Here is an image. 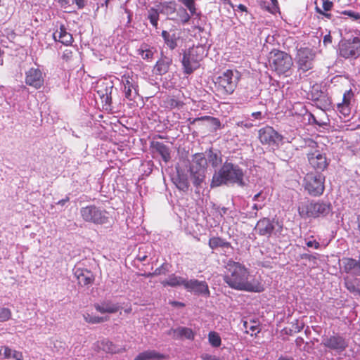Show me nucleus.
Returning <instances> with one entry per match:
<instances>
[{
    "instance_id": "1",
    "label": "nucleus",
    "mask_w": 360,
    "mask_h": 360,
    "mask_svg": "<svg viewBox=\"0 0 360 360\" xmlns=\"http://www.w3.org/2000/svg\"><path fill=\"white\" fill-rule=\"evenodd\" d=\"M224 282L231 288L247 292H261L262 284L255 278H250L247 268L238 262L229 261L226 266Z\"/></svg>"
},
{
    "instance_id": "2",
    "label": "nucleus",
    "mask_w": 360,
    "mask_h": 360,
    "mask_svg": "<svg viewBox=\"0 0 360 360\" xmlns=\"http://www.w3.org/2000/svg\"><path fill=\"white\" fill-rule=\"evenodd\" d=\"M243 177V169L238 165L226 160L219 170L214 174L210 186L214 188L228 184H237L243 186H244Z\"/></svg>"
},
{
    "instance_id": "3",
    "label": "nucleus",
    "mask_w": 360,
    "mask_h": 360,
    "mask_svg": "<svg viewBox=\"0 0 360 360\" xmlns=\"http://www.w3.org/2000/svg\"><path fill=\"white\" fill-rule=\"evenodd\" d=\"M305 143V148L307 149L306 156L310 167L317 173L326 170L329 165V160L326 154L319 149L318 143L308 139Z\"/></svg>"
},
{
    "instance_id": "4",
    "label": "nucleus",
    "mask_w": 360,
    "mask_h": 360,
    "mask_svg": "<svg viewBox=\"0 0 360 360\" xmlns=\"http://www.w3.org/2000/svg\"><path fill=\"white\" fill-rule=\"evenodd\" d=\"M269 67L278 75L285 77L290 75V70L293 65L291 56L285 51L274 49L269 53Z\"/></svg>"
},
{
    "instance_id": "5",
    "label": "nucleus",
    "mask_w": 360,
    "mask_h": 360,
    "mask_svg": "<svg viewBox=\"0 0 360 360\" xmlns=\"http://www.w3.org/2000/svg\"><path fill=\"white\" fill-rule=\"evenodd\" d=\"M331 210L330 203L321 201H311L304 200L299 202L297 211L302 219L318 218L326 216Z\"/></svg>"
},
{
    "instance_id": "6",
    "label": "nucleus",
    "mask_w": 360,
    "mask_h": 360,
    "mask_svg": "<svg viewBox=\"0 0 360 360\" xmlns=\"http://www.w3.org/2000/svg\"><path fill=\"white\" fill-rule=\"evenodd\" d=\"M255 231L259 236L268 238L274 236L280 240L284 236L283 224L268 217L260 219L256 224Z\"/></svg>"
},
{
    "instance_id": "7",
    "label": "nucleus",
    "mask_w": 360,
    "mask_h": 360,
    "mask_svg": "<svg viewBox=\"0 0 360 360\" xmlns=\"http://www.w3.org/2000/svg\"><path fill=\"white\" fill-rule=\"evenodd\" d=\"M79 214L84 222L96 225H103L108 223L109 213L105 209L95 205L82 207Z\"/></svg>"
},
{
    "instance_id": "8",
    "label": "nucleus",
    "mask_w": 360,
    "mask_h": 360,
    "mask_svg": "<svg viewBox=\"0 0 360 360\" xmlns=\"http://www.w3.org/2000/svg\"><path fill=\"white\" fill-rule=\"evenodd\" d=\"M205 56V48L202 46H193L183 54L182 65L184 72L187 75L191 74L200 66V61Z\"/></svg>"
},
{
    "instance_id": "9",
    "label": "nucleus",
    "mask_w": 360,
    "mask_h": 360,
    "mask_svg": "<svg viewBox=\"0 0 360 360\" xmlns=\"http://www.w3.org/2000/svg\"><path fill=\"white\" fill-rule=\"evenodd\" d=\"M237 86V80L234 78L233 72L226 70L223 74L217 77L214 82V89L217 96L225 97L231 95Z\"/></svg>"
},
{
    "instance_id": "10",
    "label": "nucleus",
    "mask_w": 360,
    "mask_h": 360,
    "mask_svg": "<svg viewBox=\"0 0 360 360\" xmlns=\"http://www.w3.org/2000/svg\"><path fill=\"white\" fill-rule=\"evenodd\" d=\"M207 166V160L203 153H199L193 155L190 172L195 186H199L204 181Z\"/></svg>"
},
{
    "instance_id": "11",
    "label": "nucleus",
    "mask_w": 360,
    "mask_h": 360,
    "mask_svg": "<svg viewBox=\"0 0 360 360\" xmlns=\"http://www.w3.org/2000/svg\"><path fill=\"white\" fill-rule=\"evenodd\" d=\"M325 176L307 173L304 178V188L312 196H320L325 190Z\"/></svg>"
},
{
    "instance_id": "12",
    "label": "nucleus",
    "mask_w": 360,
    "mask_h": 360,
    "mask_svg": "<svg viewBox=\"0 0 360 360\" xmlns=\"http://www.w3.org/2000/svg\"><path fill=\"white\" fill-rule=\"evenodd\" d=\"M339 54L345 58H356L360 56V39L357 37L342 39L338 45Z\"/></svg>"
},
{
    "instance_id": "13",
    "label": "nucleus",
    "mask_w": 360,
    "mask_h": 360,
    "mask_svg": "<svg viewBox=\"0 0 360 360\" xmlns=\"http://www.w3.org/2000/svg\"><path fill=\"white\" fill-rule=\"evenodd\" d=\"M138 77L133 72L127 73L122 76V84L124 86V97L129 101H133L131 105H134L136 98L139 95Z\"/></svg>"
},
{
    "instance_id": "14",
    "label": "nucleus",
    "mask_w": 360,
    "mask_h": 360,
    "mask_svg": "<svg viewBox=\"0 0 360 360\" xmlns=\"http://www.w3.org/2000/svg\"><path fill=\"white\" fill-rule=\"evenodd\" d=\"M258 139L262 145L278 146L279 143L283 141V136L272 127L266 125L259 129Z\"/></svg>"
},
{
    "instance_id": "15",
    "label": "nucleus",
    "mask_w": 360,
    "mask_h": 360,
    "mask_svg": "<svg viewBox=\"0 0 360 360\" xmlns=\"http://www.w3.org/2000/svg\"><path fill=\"white\" fill-rule=\"evenodd\" d=\"M316 52L309 47H301L297 51V64L300 69L306 72L313 68Z\"/></svg>"
},
{
    "instance_id": "16",
    "label": "nucleus",
    "mask_w": 360,
    "mask_h": 360,
    "mask_svg": "<svg viewBox=\"0 0 360 360\" xmlns=\"http://www.w3.org/2000/svg\"><path fill=\"white\" fill-rule=\"evenodd\" d=\"M185 289L189 292H193L198 295H210L208 285L204 281H200L197 279L187 280L185 283Z\"/></svg>"
},
{
    "instance_id": "17",
    "label": "nucleus",
    "mask_w": 360,
    "mask_h": 360,
    "mask_svg": "<svg viewBox=\"0 0 360 360\" xmlns=\"http://www.w3.org/2000/svg\"><path fill=\"white\" fill-rule=\"evenodd\" d=\"M25 83L35 89H39L44 84L41 71L38 68H30L25 73Z\"/></svg>"
},
{
    "instance_id": "18",
    "label": "nucleus",
    "mask_w": 360,
    "mask_h": 360,
    "mask_svg": "<svg viewBox=\"0 0 360 360\" xmlns=\"http://www.w3.org/2000/svg\"><path fill=\"white\" fill-rule=\"evenodd\" d=\"M321 344L327 348L338 352L344 351L347 347V343L345 338L338 335L323 339Z\"/></svg>"
},
{
    "instance_id": "19",
    "label": "nucleus",
    "mask_w": 360,
    "mask_h": 360,
    "mask_svg": "<svg viewBox=\"0 0 360 360\" xmlns=\"http://www.w3.org/2000/svg\"><path fill=\"white\" fill-rule=\"evenodd\" d=\"M354 96L352 91H346L342 97L341 103L337 104V110L345 118L348 117L351 113V100Z\"/></svg>"
},
{
    "instance_id": "20",
    "label": "nucleus",
    "mask_w": 360,
    "mask_h": 360,
    "mask_svg": "<svg viewBox=\"0 0 360 360\" xmlns=\"http://www.w3.org/2000/svg\"><path fill=\"white\" fill-rule=\"evenodd\" d=\"M168 334L172 335L174 339H186L193 340L195 333L190 328L179 326L176 328H171Z\"/></svg>"
},
{
    "instance_id": "21",
    "label": "nucleus",
    "mask_w": 360,
    "mask_h": 360,
    "mask_svg": "<svg viewBox=\"0 0 360 360\" xmlns=\"http://www.w3.org/2000/svg\"><path fill=\"white\" fill-rule=\"evenodd\" d=\"M172 63V59L171 58L164 56L162 53L161 57L157 60L153 68V73L160 76L165 75L169 72Z\"/></svg>"
},
{
    "instance_id": "22",
    "label": "nucleus",
    "mask_w": 360,
    "mask_h": 360,
    "mask_svg": "<svg viewBox=\"0 0 360 360\" xmlns=\"http://www.w3.org/2000/svg\"><path fill=\"white\" fill-rule=\"evenodd\" d=\"M75 275L77 277L79 285L82 286L91 285L95 280L93 273L85 269H77Z\"/></svg>"
},
{
    "instance_id": "23",
    "label": "nucleus",
    "mask_w": 360,
    "mask_h": 360,
    "mask_svg": "<svg viewBox=\"0 0 360 360\" xmlns=\"http://www.w3.org/2000/svg\"><path fill=\"white\" fill-rule=\"evenodd\" d=\"M94 308L101 314H114L120 310V307L117 304H113L111 302H103L101 304H95Z\"/></svg>"
},
{
    "instance_id": "24",
    "label": "nucleus",
    "mask_w": 360,
    "mask_h": 360,
    "mask_svg": "<svg viewBox=\"0 0 360 360\" xmlns=\"http://www.w3.org/2000/svg\"><path fill=\"white\" fill-rule=\"evenodd\" d=\"M152 148L161 155L165 162H167L170 160V150L167 145L162 142L155 141L152 143Z\"/></svg>"
},
{
    "instance_id": "25",
    "label": "nucleus",
    "mask_w": 360,
    "mask_h": 360,
    "mask_svg": "<svg viewBox=\"0 0 360 360\" xmlns=\"http://www.w3.org/2000/svg\"><path fill=\"white\" fill-rule=\"evenodd\" d=\"M165 358V355L155 350H147L139 353L134 360H161Z\"/></svg>"
},
{
    "instance_id": "26",
    "label": "nucleus",
    "mask_w": 360,
    "mask_h": 360,
    "mask_svg": "<svg viewBox=\"0 0 360 360\" xmlns=\"http://www.w3.org/2000/svg\"><path fill=\"white\" fill-rule=\"evenodd\" d=\"M208 245L212 250L219 248H229L231 247V243L218 236L210 238L208 241Z\"/></svg>"
},
{
    "instance_id": "27",
    "label": "nucleus",
    "mask_w": 360,
    "mask_h": 360,
    "mask_svg": "<svg viewBox=\"0 0 360 360\" xmlns=\"http://www.w3.org/2000/svg\"><path fill=\"white\" fill-rule=\"evenodd\" d=\"M161 36L164 39L165 43L171 50H174L177 46L179 36L175 33L170 34L167 31L163 30Z\"/></svg>"
},
{
    "instance_id": "28",
    "label": "nucleus",
    "mask_w": 360,
    "mask_h": 360,
    "mask_svg": "<svg viewBox=\"0 0 360 360\" xmlns=\"http://www.w3.org/2000/svg\"><path fill=\"white\" fill-rule=\"evenodd\" d=\"M156 49L154 47H150L148 44H143L138 49V53L143 60H152L153 58Z\"/></svg>"
},
{
    "instance_id": "29",
    "label": "nucleus",
    "mask_w": 360,
    "mask_h": 360,
    "mask_svg": "<svg viewBox=\"0 0 360 360\" xmlns=\"http://www.w3.org/2000/svg\"><path fill=\"white\" fill-rule=\"evenodd\" d=\"M3 352L5 359L13 358L15 360H23V354L21 352L11 349L8 346H3L0 349V352Z\"/></svg>"
},
{
    "instance_id": "30",
    "label": "nucleus",
    "mask_w": 360,
    "mask_h": 360,
    "mask_svg": "<svg viewBox=\"0 0 360 360\" xmlns=\"http://www.w3.org/2000/svg\"><path fill=\"white\" fill-rule=\"evenodd\" d=\"M186 281V279L184 278L183 277L176 276L174 274H172L169 276L167 279L162 282V284L164 286H171V287H176L183 285L185 287V283Z\"/></svg>"
},
{
    "instance_id": "31",
    "label": "nucleus",
    "mask_w": 360,
    "mask_h": 360,
    "mask_svg": "<svg viewBox=\"0 0 360 360\" xmlns=\"http://www.w3.org/2000/svg\"><path fill=\"white\" fill-rule=\"evenodd\" d=\"M112 86H108V83L102 82L101 84L97 86V93L101 98H105L107 102L108 99L111 98V91Z\"/></svg>"
},
{
    "instance_id": "32",
    "label": "nucleus",
    "mask_w": 360,
    "mask_h": 360,
    "mask_svg": "<svg viewBox=\"0 0 360 360\" xmlns=\"http://www.w3.org/2000/svg\"><path fill=\"white\" fill-rule=\"evenodd\" d=\"M184 105V102L174 96H167L164 101V107L169 109L180 108Z\"/></svg>"
},
{
    "instance_id": "33",
    "label": "nucleus",
    "mask_w": 360,
    "mask_h": 360,
    "mask_svg": "<svg viewBox=\"0 0 360 360\" xmlns=\"http://www.w3.org/2000/svg\"><path fill=\"white\" fill-rule=\"evenodd\" d=\"M345 283V287L349 292L360 295V280L346 278Z\"/></svg>"
},
{
    "instance_id": "34",
    "label": "nucleus",
    "mask_w": 360,
    "mask_h": 360,
    "mask_svg": "<svg viewBox=\"0 0 360 360\" xmlns=\"http://www.w3.org/2000/svg\"><path fill=\"white\" fill-rule=\"evenodd\" d=\"M213 167H217L222 162V157L220 152H214L212 149L209 150L207 159Z\"/></svg>"
},
{
    "instance_id": "35",
    "label": "nucleus",
    "mask_w": 360,
    "mask_h": 360,
    "mask_svg": "<svg viewBox=\"0 0 360 360\" xmlns=\"http://www.w3.org/2000/svg\"><path fill=\"white\" fill-rule=\"evenodd\" d=\"M83 318L86 323L91 324L101 323L109 320V317L108 316L102 317L98 316H94L89 313L84 314Z\"/></svg>"
},
{
    "instance_id": "36",
    "label": "nucleus",
    "mask_w": 360,
    "mask_h": 360,
    "mask_svg": "<svg viewBox=\"0 0 360 360\" xmlns=\"http://www.w3.org/2000/svg\"><path fill=\"white\" fill-rule=\"evenodd\" d=\"M200 120H207V121H210V123L214 126L215 130H217V129H219L222 128L221 123L220 120L218 118L214 117H211V116H208V115H205V116H202V117H200L195 118L192 122H191V123L193 124L195 122L200 121Z\"/></svg>"
},
{
    "instance_id": "37",
    "label": "nucleus",
    "mask_w": 360,
    "mask_h": 360,
    "mask_svg": "<svg viewBox=\"0 0 360 360\" xmlns=\"http://www.w3.org/2000/svg\"><path fill=\"white\" fill-rule=\"evenodd\" d=\"M208 340L210 344L214 347H219L221 345V339L215 331H210L208 333Z\"/></svg>"
},
{
    "instance_id": "38",
    "label": "nucleus",
    "mask_w": 360,
    "mask_h": 360,
    "mask_svg": "<svg viewBox=\"0 0 360 360\" xmlns=\"http://www.w3.org/2000/svg\"><path fill=\"white\" fill-rule=\"evenodd\" d=\"M148 19L152 24V25L155 27H158V22L159 20V13L158 10L152 8L148 11Z\"/></svg>"
},
{
    "instance_id": "39",
    "label": "nucleus",
    "mask_w": 360,
    "mask_h": 360,
    "mask_svg": "<svg viewBox=\"0 0 360 360\" xmlns=\"http://www.w3.org/2000/svg\"><path fill=\"white\" fill-rule=\"evenodd\" d=\"M176 11V4L174 1H169L162 4V12L167 15L173 14Z\"/></svg>"
},
{
    "instance_id": "40",
    "label": "nucleus",
    "mask_w": 360,
    "mask_h": 360,
    "mask_svg": "<svg viewBox=\"0 0 360 360\" xmlns=\"http://www.w3.org/2000/svg\"><path fill=\"white\" fill-rule=\"evenodd\" d=\"M11 310L6 307L0 308V322H5L11 319Z\"/></svg>"
},
{
    "instance_id": "41",
    "label": "nucleus",
    "mask_w": 360,
    "mask_h": 360,
    "mask_svg": "<svg viewBox=\"0 0 360 360\" xmlns=\"http://www.w3.org/2000/svg\"><path fill=\"white\" fill-rule=\"evenodd\" d=\"M190 11L191 14L193 15L196 13L195 0H179Z\"/></svg>"
},
{
    "instance_id": "42",
    "label": "nucleus",
    "mask_w": 360,
    "mask_h": 360,
    "mask_svg": "<svg viewBox=\"0 0 360 360\" xmlns=\"http://www.w3.org/2000/svg\"><path fill=\"white\" fill-rule=\"evenodd\" d=\"M316 100L319 104L321 105L323 108H327L331 105L330 99L325 94H322L319 98H316Z\"/></svg>"
},
{
    "instance_id": "43",
    "label": "nucleus",
    "mask_w": 360,
    "mask_h": 360,
    "mask_svg": "<svg viewBox=\"0 0 360 360\" xmlns=\"http://www.w3.org/2000/svg\"><path fill=\"white\" fill-rule=\"evenodd\" d=\"M58 37V41L66 46L70 45L73 41V38L70 33L65 34L64 36Z\"/></svg>"
},
{
    "instance_id": "44",
    "label": "nucleus",
    "mask_w": 360,
    "mask_h": 360,
    "mask_svg": "<svg viewBox=\"0 0 360 360\" xmlns=\"http://www.w3.org/2000/svg\"><path fill=\"white\" fill-rule=\"evenodd\" d=\"M271 5L267 6L266 10L272 14H276V13H278L280 8L278 0H271Z\"/></svg>"
},
{
    "instance_id": "45",
    "label": "nucleus",
    "mask_w": 360,
    "mask_h": 360,
    "mask_svg": "<svg viewBox=\"0 0 360 360\" xmlns=\"http://www.w3.org/2000/svg\"><path fill=\"white\" fill-rule=\"evenodd\" d=\"M179 13L180 20L181 22L183 24L187 23L190 20L191 17L189 14L187 13L186 10L184 8H181L179 9Z\"/></svg>"
},
{
    "instance_id": "46",
    "label": "nucleus",
    "mask_w": 360,
    "mask_h": 360,
    "mask_svg": "<svg viewBox=\"0 0 360 360\" xmlns=\"http://www.w3.org/2000/svg\"><path fill=\"white\" fill-rule=\"evenodd\" d=\"M73 56V53L71 49H66L63 51L62 54V58L65 60L66 62L70 61Z\"/></svg>"
},
{
    "instance_id": "47",
    "label": "nucleus",
    "mask_w": 360,
    "mask_h": 360,
    "mask_svg": "<svg viewBox=\"0 0 360 360\" xmlns=\"http://www.w3.org/2000/svg\"><path fill=\"white\" fill-rule=\"evenodd\" d=\"M342 13L343 15L349 16L350 18H352L354 20H359L360 19V13H356V12L350 11V10H347V11H342Z\"/></svg>"
},
{
    "instance_id": "48",
    "label": "nucleus",
    "mask_w": 360,
    "mask_h": 360,
    "mask_svg": "<svg viewBox=\"0 0 360 360\" xmlns=\"http://www.w3.org/2000/svg\"><path fill=\"white\" fill-rule=\"evenodd\" d=\"M322 8L324 11H329L333 6V3L330 0H322Z\"/></svg>"
},
{
    "instance_id": "49",
    "label": "nucleus",
    "mask_w": 360,
    "mask_h": 360,
    "mask_svg": "<svg viewBox=\"0 0 360 360\" xmlns=\"http://www.w3.org/2000/svg\"><path fill=\"white\" fill-rule=\"evenodd\" d=\"M102 344H105V347H104V349H107L108 352L111 353H115L116 350L114 349L113 344L110 341L103 342Z\"/></svg>"
},
{
    "instance_id": "50",
    "label": "nucleus",
    "mask_w": 360,
    "mask_h": 360,
    "mask_svg": "<svg viewBox=\"0 0 360 360\" xmlns=\"http://www.w3.org/2000/svg\"><path fill=\"white\" fill-rule=\"evenodd\" d=\"M177 187L181 190H186L188 188L187 179L180 180L177 184Z\"/></svg>"
},
{
    "instance_id": "51",
    "label": "nucleus",
    "mask_w": 360,
    "mask_h": 360,
    "mask_svg": "<svg viewBox=\"0 0 360 360\" xmlns=\"http://www.w3.org/2000/svg\"><path fill=\"white\" fill-rule=\"evenodd\" d=\"M72 3L77 6L78 9H82L86 6V0H72Z\"/></svg>"
},
{
    "instance_id": "52",
    "label": "nucleus",
    "mask_w": 360,
    "mask_h": 360,
    "mask_svg": "<svg viewBox=\"0 0 360 360\" xmlns=\"http://www.w3.org/2000/svg\"><path fill=\"white\" fill-rule=\"evenodd\" d=\"M243 325L246 330L249 329L252 333H258L259 332L257 326H248V323L247 321H245ZM246 332L248 333V330H247Z\"/></svg>"
},
{
    "instance_id": "53",
    "label": "nucleus",
    "mask_w": 360,
    "mask_h": 360,
    "mask_svg": "<svg viewBox=\"0 0 360 360\" xmlns=\"http://www.w3.org/2000/svg\"><path fill=\"white\" fill-rule=\"evenodd\" d=\"M306 245L308 248H314L315 249H319L320 247L319 243L316 240H309L307 242Z\"/></svg>"
},
{
    "instance_id": "54",
    "label": "nucleus",
    "mask_w": 360,
    "mask_h": 360,
    "mask_svg": "<svg viewBox=\"0 0 360 360\" xmlns=\"http://www.w3.org/2000/svg\"><path fill=\"white\" fill-rule=\"evenodd\" d=\"M58 33V32H55L53 34V38L56 39V34ZM68 32L66 31V28L65 27V26L63 25H61L60 26V30L58 32V36H64L65 34H68Z\"/></svg>"
},
{
    "instance_id": "55",
    "label": "nucleus",
    "mask_w": 360,
    "mask_h": 360,
    "mask_svg": "<svg viewBox=\"0 0 360 360\" xmlns=\"http://www.w3.org/2000/svg\"><path fill=\"white\" fill-rule=\"evenodd\" d=\"M201 358L202 360H218L219 358L214 355H211L209 354H203L201 355Z\"/></svg>"
},
{
    "instance_id": "56",
    "label": "nucleus",
    "mask_w": 360,
    "mask_h": 360,
    "mask_svg": "<svg viewBox=\"0 0 360 360\" xmlns=\"http://www.w3.org/2000/svg\"><path fill=\"white\" fill-rule=\"evenodd\" d=\"M323 43L326 46L332 43V37L330 32L324 36Z\"/></svg>"
},
{
    "instance_id": "57",
    "label": "nucleus",
    "mask_w": 360,
    "mask_h": 360,
    "mask_svg": "<svg viewBox=\"0 0 360 360\" xmlns=\"http://www.w3.org/2000/svg\"><path fill=\"white\" fill-rule=\"evenodd\" d=\"M251 116L255 120H262L264 117V116L263 115V114H262V112L261 111L253 112L251 114Z\"/></svg>"
},
{
    "instance_id": "58",
    "label": "nucleus",
    "mask_w": 360,
    "mask_h": 360,
    "mask_svg": "<svg viewBox=\"0 0 360 360\" xmlns=\"http://www.w3.org/2000/svg\"><path fill=\"white\" fill-rule=\"evenodd\" d=\"M236 125L238 127H245V128H247V129H250V128H252L253 127V124L252 123H250V122H244L243 121L237 122Z\"/></svg>"
},
{
    "instance_id": "59",
    "label": "nucleus",
    "mask_w": 360,
    "mask_h": 360,
    "mask_svg": "<svg viewBox=\"0 0 360 360\" xmlns=\"http://www.w3.org/2000/svg\"><path fill=\"white\" fill-rule=\"evenodd\" d=\"M316 11L317 13L323 15V16H325L328 19H330L331 17H332L331 13H327L326 11H323L322 9H321L319 7H316Z\"/></svg>"
},
{
    "instance_id": "60",
    "label": "nucleus",
    "mask_w": 360,
    "mask_h": 360,
    "mask_svg": "<svg viewBox=\"0 0 360 360\" xmlns=\"http://www.w3.org/2000/svg\"><path fill=\"white\" fill-rule=\"evenodd\" d=\"M143 248H139V254L137 255V259L141 261V262H143L146 259V258L148 257V256L146 255V254H142L141 252V250H142Z\"/></svg>"
},
{
    "instance_id": "61",
    "label": "nucleus",
    "mask_w": 360,
    "mask_h": 360,
    "mask_svg": "<svg viewBox=\"0 0 360 360\" xmlns=\"http://www.w3.org/2000/svg\"><path fill=\"white\" fill-rule=\"evenodd\" d=\"M170 304L172 306L179 307H184L185 306V304L184 303L180 302H177V301L171 302Z\"/></svg>"
},
{
    "instance_id": "62",
    "label": "nucleus",
    "mask_w": 360,
    "mask_h": 360,
    "mask_svg": "<svg viewBox=\"0 0 360 360\" xmlns=\"http://www.w3.org/2000/svg\"><path fill=\"white\" fill-rule=\"evenodd\" d=\"M296 345L297 346H301V345L304 342V340L301 337H298L295 340Z\"/></svg>"
},
{
    "instance_id": "63",
    "label": "nucleus",
    "mask_w": 360,
    "mask_h": 360,
    "mask_svg": "<svg viewBox=\"0 0 360 360\" xmlns=\"http://www.w3.org/2000/svg\"><path fill=\"white\" fill-rule=\"evenodd\" d=\"M278 360H294V359L292 357H290V356H280Z\"/></svg>"
},
{
    "instance_id": "64",
    "label": "nucleus",
    "mask_w": 360,
    "mask_h": 360,
    "mask_svg": "<svg viewBox=\"0 0 360 360\" xmlns=\"http://www.w3.org/2000/svg\"><path fill=\"white\" fill-rule=\"evenodd\" d=\"M357 231L360 236V214L357 217Z\"/></svg>"
}]
</instances>
